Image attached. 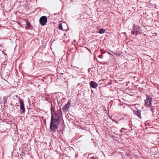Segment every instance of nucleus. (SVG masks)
<instances>
[{"instance_id":"obj_1","label":"nucleus","mask_w":159,"mask_h":159,"mask_svg":"<svg viewBox=\"0 0 159 159\" xmlns=\"http://www.w3.org/2000/svg\"><path fill=\"white\" fill-rule=\"evenodd\" d=\"M59 123V117L56 113L52 114L50 128L52 131H55Z\"/></svg>"},{"instance_id":"obj_2","label":"nucleus","mask_w":159,"mask_h":159,"mask_svg":"<svg viewBox=\"0 0 159 159\" xmlns=\"http://www.w3.org/2000/svg\"><path fill=\"white\" fill-rule=\"evenodd\" d=\"M140 27L137 25H134L133 28V30L131 31V34L136 36L140 30Z\"/></svg>"},{"instance_id":"obj_3","label":"nucleus","mask_w":159,"mask_h":159,"mask_svg":"<svg viewBox=\"0 0 159 159\" xmlns=\"http://www.w3.org/2000/svg\"><path fill=\"white\" fill-rule=\"evenodd\" d=\"M19 101L20 103V112L21 113H24L25 111V105L24 103L23 100L21 99H19Z\"/></svg>"},{"instance_id":"obj_4","label":"nucleus","mask_w":159,"mask_h":159,"mask_svg":"<svg viewBox=\"0 0 159 159\" xmlns=\"http://www.w3.org/2000/svg\"><path fill=\"white\" fill-rule=\"evenodd\" d=\"M39 21L40 24L42 26H44L47 22V16H43L39 19Z\"/></svg>"},{"instance_id":"obj_5","label":"nucleus","mask_w":159,"mask_h":159,"mask_svg":"<svg viewBox=\"0 0 159 159\" xmlns=\"http://www.w3.org/2000/svg\"><path fill=\"white\" fill-rule=\"evenodd\" d=\"M144 101L145 104L146 106L149 107L151 105L152 98L149 96L146 95V99Z\"/></svg>"},{"instance_id":"obj_6","label":"nucleus","mask_w":159,"mask_h":159,"mask_svg":"<svg viewBox=\"0 0 159 159\" xmlns=\"http://www.w3.org/2000/svg\"><path fill=\"white\" fill-rule=\"evenodd\" d=\"M67 27V24L64 22L60 24L59 25V29L63 31H66L68 30V29H66V28Z\"/></svg>"},{"instance_id":"obj_7","label":"nucleus","mask_w":159,"mask_h":159,"mask_svg":"<svg viewBox=\"0 0 159 159\" xmlns=\"http://www.w3.org/2000/svg\"><path fill=\"white\" fill-rule=\"evenodd\" d=\"M71 103L70 101H68L67 103L62 108L63 111H65L67 110L69 107L71 105Z\"/></svg>"},{"instance_id":"obj_8","label":"nucleus","mask_w":159,"mask_h":159,"mask_svg":"<svg viewBox=\"0 0 159 159\" xmlns=\"http://www.w3.org/2000/svg\"><path fill=\"white\" fill-rule=\"evenodd\" d=\"M91 87L95 89L98 87V84L95 82L93 81H91L89 83Z\"/></svg>"},{"instance_id":"obj_9","label":"nucleus","mask_w":159,"mask_h":159,"mask_svg":"<svg viewBox=\"0 0 159 159\" xmlns=\"http://www.w3.org/2000/svg\"><path fill=\"white\" fill-rule=\"evenodd\" d=\"M134 112L139 119H141V110H135L134 111Z\"/></svg>"},{"instance_id":"obj_10","label":"nucleus","mask_w":159,"mask_h":159,"mask_svg":"<svg viewBox=\"0 0 159 159\" xmlns=\"http://www.w3.org/2000/svg\"><path fill=\"white\" fill-rule=\"evenodd\" d=\"M150 109L152 113V115H155V110L156 109V108L155 107H151L149 108Z\"/></svg>"},{"instance_id":"obj_11","label":"nucleus","mask_w":159,"mask_h":159,"mask_svg":"<svg viewBox=\"0 0 159 159\" xmlns=\"http://www.w3.org/2000/svg\"><path fill=\"white\" fill-rule=\"evenodd\" d=\"M55 109L52 106V104H51V114L54 113L55 112Z\"/></svg>"},{"instance_id":"obj_12","label":"nucleus","mask_w":159,"mask_h":159,"mask_svg":"<svg viewBox=\"0 0 159 159\" xmlns=\"http://www.w3.org/2000/svg\"><path fill=\"white\" fill-rule=\"evenodd\" d=\"M106 31V30L103 29H100L99 32L100 34H102L104 33Z\"/></svg>"},{"instance_id":"obj_13","label":"nucleus","mask_w":159,"mask_h":159,"mask_svg":"<svg viewBox=\"0 0 159 159\" xmlns=\"http://www.w3.org/2000/svg\"><path fill=\"white\" fill-rule=\"evenodd\" d=\"M25 153L24 152H21V156L24 157V156H25Z\"/></svg>"},{"instance_id":"obj_14","label":"nucleus","mask_w":159,"mask_h":159,"mask_svg":"<svg viewBox=\"0 0 159 159\" xmlns=\"http://www.w3.org/2000/svg\"><path fill=\"white\" fill-rule=\"evenodd\" d=\"M98 57L100 58H102V54H101V55L98 56Z\"/></svg>"},{"instance_id":"obj_15","label":"nucleus","mask_w":159,"mask_h":159,"mask_svg":"<svg viewBox=\"0 0 159 159\" xmlns=\"http://www.w3.org/2000/svg\"><path fill=\"white\" fill-rule=\"evenodd\" d=\"M4 99L5 101L6 102L7 100V97H4Z\"/></svg>"},{"instance_id":"obj_16","label":"nucleus","mask_w":159,"mask_h":159,"mask_svg":"<svg viewBox=\"0 0 159 159\" xmlns=\"http://www.w3.org/2000/svg\"><path fill=\"white\" fill-rule=\"evenodd\" d=\"M114 121L116 123H118V122L117 121H116L115 120H114Z\"/></svg>"},{"instance_id":"obj_17","label":"nucleus","mask_w":159,"mask_h":159,"mask_svg":"<svg viewBox=\"0 0 159 159\" xmlns=\"http://www.w3.org/2000/svg\"><path fill=\"white\" fill-rule=\"evenodd\" d=\"M135 78V77H131V79H132V78Z\"/></svg>"},{"instance_id":"obj_18","label":"nucleus","mask_w":159,"mask_h":159,"mask_svg":"<svg viewBox=\"0 0 159 159\" xmlns=\"http://www.w3.org/2000/svg\"><path fill=\"white\" fill-rule=\"evenodd\" d=\"M108 53L109 54H110V53L109 52H108Z\"/></svg>"},{"instance_id":"obj_19","label":"nucleus","mask_w":159,"mask_h":159,"mask_svg":"<svg viewBox=\"0 0 159 159\" xmlns=\"http://www.w3.org/2000/svg\"><path fill=\"white\" fill-rule=\"evenodd\" d=\"M130 96H132V95L131 94H129Z\"/></svg>"}]
</instances>
